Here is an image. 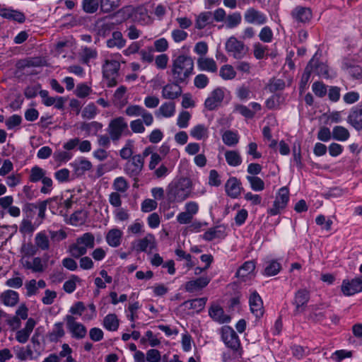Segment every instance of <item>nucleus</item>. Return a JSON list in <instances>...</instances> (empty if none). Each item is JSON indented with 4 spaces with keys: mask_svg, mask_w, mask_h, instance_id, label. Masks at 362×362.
<instances>
[{
    "mask_svg": "<svg viewBox=\"0 0 362 362\" xmlns=\"http://www.w3.org/2000/svg\"><path fill=\"white\" fill-rule=\"evenodd\" d=\"M241 16L239 13L228 15L226 18V25L229 28H234L241 22Z\"/></svg>",
    "mask_w": 362,
    "mask_h": 362,
    "instance_id": "obj_58",
    "label": "nucleus"
},
{
    "mask_svg": "<svg viewBox=\"0 0 362 362\" xmlns=\"http://www.w3.org/2000/svg\"><path fill=\"white\" fill-rule=\"evenodd\" d=\"M244 18L250 24L263 25L267 22L266 16L254 8H250L245 11Z\"/></svg>",
    "mask_w": 362,
    "mask_h": 362,
    "instance_id": "obj_16",
    "label": "nucleus"
},
{
    "mask_svg": "<svg viewBox=\"0 0 362 362\" xmlns=\"http://www.w3.org/2000/svg\"><path fill=\"white\" fill-rule=\"evenodd\" d=\"M220 333L226 347L230 349L236 356H241L243 351L240 338L235 331L231 327L225 325L221 327Z\"/></svg>",
    "mask_w": 362,
    "mask_h": 362,
    "instance_id": "obj_2",
    "label": "nucleus"
},
{
    "mask_svg": "<svg viewBox=\"0 0 362 362\" xmlns=\"http://www.w3.org/2000/svg\"><path fill=\"white\" fill-rule=\"evenodd\" d=\"M91 92L90 87L88 86L85 83L78 84L75 90V94L78 98H86L88 96Z\"/></svg>",
    "mask_w": 362,
    "mask_h": 362,
    "instance_id": "obj_59",
    "label": "nucleus"
},
{
    "mask_svg": "<svg viewBox=\"0 0 362 362\" xmlns=\"http://www.w3.org/2000/svg\"><path fill=\"white\" fill-rule=\"evenodd\" d=\"M197 66L201 71H206L212 73L217 71L216 62L211 58L199 57L197 59Z\"/></svg>",
    "mask_w": 362,
    "mask_h": 362,
    "instance_id": "obj_25",
    "label": "nucleus"
},
{
    "mask_svg": "<svg viewBox=\"0 0 362 362\" xmlns=\"http://www.w3.org/2000/svg\"><path fill=\"white\" fill-rule=\"evenodd\" d=\"M227 163L231 166H238L242 163L240 153L236 151H227L225 153Z\"/></svg>",
    "mask_w": 362,
    "mask_h": 362,
    "instance_id": "obj_41",
    "label": "nucleus"
},
{
    "mask_svg": "<svg viewBox=\"0 0 362 362\" xmlns=\"http://www.w3.org/2000/svg\"><path fill=\"white\" fill-rule=\"evenodd\" d=\"M120 5V0H100V8L103 13H108Z\"/></svg>",
    "mask_w": 362,
    "mask_h": 362,
    "instance_id": "obj_40",
    "label": "nucleus"
},
{
    "mask_svg": "<svg viewBox=\"0 0 362 362\" xmlns=\"http://www.w3.org/2000/svg\"><path fill=\"white\" fill-rule=\"evenodd\" d=\"M249 304L252 313L257 317L260 318L264 315L263 301L257 291H253L249 298Z\"/></svg>",
    "mask_w": 362,
    "mask_h": 362,
    "instance_id": "obj_14",
    "label": "nucleus"
},
{
    "mask_svg": "<svg viewBox=\"0 0 362 362\" xmlns=\"http://www.w3.org/2000/svg\"><path fill=\"white\" fill-rule=\"evenodd\" d=\"M157 202L151 199H146L141 203V211L144 213H148L157 208Z\"/></svg>",
    "mask_w": 362,
    "mask_h": 362,
    "instance_id": "obj_61",
    "label": "nucleus"
},
{
    "mask_svg": "<svg viewBox=\"0 0 362 362\" xmlns=\"http://www.w3.org/2000/svg\"><path fill=\"white\" fill-rule=\"evenodd\" d=\"M76 241L78 245L88 249H93L95 246V237L91 233H86L76 238Z\"/></svg>",
    "mask_w": 362,
    "mask_h": 362,
    "instance_id": "obj_31",
    "label": "nucleus"
},
{
    "mask_svg": "<svg viewBox=\"0 0 362 362\" xmlns=\"http://www.w3.org/2000/svg\"><path fill=\"white\" fill-rule=\"evenodd\" d=\"M65 335L64 325L62 322H57L51 332L47 334V338L50 342H57Z\"/></svg>",
    "mask_w": 362,
    "mask_h": 362,
    "instance_id": "obj_26",
    "label": "nucleus"
},
{
    "mask_svg": "<svg viewBox=\"0 0 362 362\" xmlns=\"http://www.w3.org/2000/svg\"><path fill=\"white\" fill-rule=\"evenodd\" d=\"M103 326L109 331H116L119 327V320L115 314H109L103 320Z\"/></svg>",
    "mask_w": 362,
    "mask_h": 362,
    "instance_id": "obj_37",
    "label": "nucleus"
},
{
    "mask_svg": "<svg viewBox=\"0 0 362 362\" xmlns=\"http://www.w3.org/2000/svg\"><path fill=\"white\" fill-rule=\"evenodd\" d=\"M259 37L260 40H262L264 42H272L273 39V33L271 28L268 26L264 27L259 34Z\"/></svg>",
    "mask_w": 362,
    "mask_h": 362,
    "instance_id": "obj_60",
    "label": "nucleus"
},
{
    "mask_svg": "<svg viewBox=\"0 0 362 362\" xmlns=\"http://www.w3.org/2000/svg\"><path fill=\"white\" fill-rule=\"evenodd\" d=\"M281 268V264L277 261H269L266 263L264 274L267 276H274L280 272Z\"/></svg>",
    "mask_w": 362,
    "mask_h": 362,
    "instance_id": "obj_47",
    "label": "nucleus"
},
{
    "mask_svg": "<svg viewBox=\"0 0 362 362\" xmlns=\"http://www.w3.org/2000/svg\"><path fill=\"white\" fill-rule=\"evenodd\" d=\"M124 112L129 117L141 116L146 126H150L153 122V117L152 114L140 105H129L125 109Z\"/></svg>",
    "mask_w": 362,
    "mask_h": 362,
    "instance_id": "obj_8",
    "label": "nucleus"
},
{
    "mask_svg": "<svg viewBox=\"0 0 362 362\" xmlns=\"http://www.w3.org/2000/svg\"><path fill=\"white\" fill-rule=\"evenodd\" d=\"M126 40L124 39L120 31H114L112 37L107 40V46L110 48L117 47L121 49L125 46Z\"/></svg>",
    "mask_w": 362,
    "mask_h": 362,
    "instance_id": "obj_27",
    "label": "nucleus"
},
{
    "mask_svg": "<svg viewBox=\"0 0 362 362\" xmlns=\"http://www.w3.org/2000/svg\"><path fill=\"white\" fill-rule=\"evenodd\" d=\"M332 134L334 139L340 141H346L350 136L349 130L342 126L334 127L332 129Z\"/></svg>",
    "mask_w": 362,
    "mask_h": 362,
    "instance_id": "obj_33",
    "label": "nucleus"
},
{
    "mask_svg": "<svg viewBox=\"0 0 362 362\" xmlns=\"http://www.w3.org/2000/svg\"><path fill=\"white\" fill-rule=\"evenodd\" d=\"M100 6V0H83L82 8L86 13H95Z\"/></svg>",
    "mask_w": 362,
    "mask_h": 362,
    "instance_id": "obj_44",
    "label": "nucleus"
},
{
    "mask_svg": "<svg viewBox=\"0 0 362 362\" xmlns=\"http://www.w3.org/2000/svg\"><path fill=\"white\" fill-rule=\"evenodd\" d=\"M35 246L41 250L45 251L49 249V240L45 232L41 231L36 234L35 237Z\"/></svg>",
    "mask_w": 362,
    "mask_h": 362,
    "instance_id": "obj_30",
    "label": "nucleus"
},
{
    "mask_svg": "<svg viewBox=\"0 0 362 362\" xmlns=\"http://www.w3.org/2000/svg\"><path fill=\"white\" fill-rule=\"evenodd\" d=\"M312 89L315 95L320 98L325 96L327 92V86L320 81L315 82L312 86Z\"/></svg>",
    "mask_w": 362,
    "mask_h": 362,
    "instance_id": "obj_55",
    "label": "nucleus"
},
{
    "mask_svg": "<svg viewBox=\"0 0 362 362\" xmlns=\"http://www.w3.org/2000/svg\"><path fill=\"white\" fill-rule=\"evenodd\" d=\"M226 235V227L223 225H218L206 230L202 235V238L206 241H211L216 238H223Z\"/></svg>",
    "mask_w": 362,
    "mask_h": 362,
    "instance_id": "obj_19",
    "label": "nucleus"
},
{
    "mask_svg": "<svg viewBox=\"0 0 362 362\" xmlns=\"http://www.w3.org/2000/svg\"><path fill=\"white\" fill-rule=\"evenodd\" d=\"M309 299L310 293L306 289H300L296 293L293 302V305L296 306V309L294 310L295 315H298V313L304 311Z\"/></svg>",
    "mask_w": 362,
    "mask_h": 362,
    "instance_id": "obj_13",
    "label": "nucleus"
},
{
    "mask_svg": "<svg viewBox=\"0 0 362 362\" xmlns=\"http://www.w3.org/2000/svg\"><path fill=\"white\" fill-rule=\"evenodd\" d=\"M97 114V107L93 103L87 105L82 111V117L86 119H93Z\"/></svg>",
    "mask_w": 362,
    "mask_h": 362,
    "instance_id": "obj_57",
    "label": "nucleus"
},
{
    "mask_svg": "<svg viewBox=\"0 0 362 362\" xmlns=\"http://www.w3.org/2000/svg\"><path fill=\"white\" fill-rule=\"evenodd\" d=\"M66 327L72 338L76 339H82L87 334L86 327L81 323L76 321V318L72 315H67L64 318Z\"/></svg>",
    "mask_w": 362,
    "mask_h": 362,
    "instance_id": "obj_7",
    "label": "nucleus"
},
{
    "mask_svg": "<svg viewBox=\"0 0 362 362\" xmlns=\"http://www.w3.org/2000/svg\"><path fill=\"white\" fill-rule=\"evenodd\" d=\"M81 279L76 275H71L70 279L66 281L63 285L64 291L67 293H73L76 288V283L80 282Z\"/></svg>",
    "mask_w": 362,
    "mask_h": 362,
    "instance_id": "obj_52",
    "label": "nucleus"
},
{
    "mask_svg": "<svg viewBox=\"0 0 362 362\" xmlns=\"http://www.w3.org/2000/svg\"><path fill=\"white\" fill-rule=\"evenodd\" d=\"M193 70L194 61L191 57L181 54L172 61L170 74L176 83L187 84Z\"/></svg>",
    "mask_w": 362,
    "mask_h": 362,
    "instance_id": "obj_1",
    "label": "nucleus"
},
{
    "mask_svg": "<svg viewBox=\"0 0 362 362\" xmlns=\"http://www.w3.org/2000/svg\"><path fill=\"white\" fill-rule=\"evenodd\" d=\"M48 201H42L35 204L36 211H37V218L35 220V223L37 226L40 225L42 221L45 218V211L47 209Z\"/></svg>",
    "mask_w": 362,
    "mask_h": 362,
    "instance_id": "obj_45",
    "label": "nucleus"
},
{
    "mask_svg": "<svg viewBox=\"0 0 362 362\" xmlns=\"http://www.w3.org/2000/svg\"><path fill=\"white\" fill-rule=\"evenodd\" d=\"M144 161L140 155L133 156L125 165V172L136 180L144 168Z\"/></svg>",
    "mask_w": 362,
    "mask_h": 362,
    "instance_id": "obj_9",
    "label": "nucleus"
},
{
    "mask_svg": "<svg viewBox=\"0 0 362 362\" xmlns=\"http://www.w3.org/2000/svg\"><path fill=\"white\" fill-rule=\"evenodd\" d=\"M341 290L345 296H352L362 291V279L355 278L349 281L345 279L341 286Z\"/></svg>",
    "mask_w": 362,
    "mask_h": 362,
    "instance_id": "obj_12",
    "label": "nucleus"
},
{
    "mask_svg": "<svg viewBox=\"0 0 362 362\" xmlns=\"http://www.w3.org/2000/svg\"><path fill=\"white\" fill-rule=\"evenodd\" d=\"M293 18L298 22L306 23L312 18V12L310 8L305 7H296L291 13Z\"/></svg>",
    "mask_w": 362,
    "mask_h": 362,
    "instance_id": "obj_24",
    "label": "nucleus"
},
{
    "mask_svg": "<svg viewBox=\"0 0 362 362\" xmlns=\"http://www.w3.org/2000/svg\"><path fill=\"white\" fill-rule=\"evenodd\" d=\"M210 278L208 276H202L195 280L187 281L185 284V290L187 292H194L206 287L210 282Z\"/></svg>",
    "mask_w": 362,
    "mask_h": 362,
    "instance_id": "obj_21",
    "label": "nucleus"
},
{
    "mask_svg": "<svg viewBox=\"0 0 362 362\" xmlns=\"http://www.w3.org/2000/svg\"><path fill=\"white\" fill-rule=\"evenodd\" d=\"M30 181H52V179L46 177V172L38 166L31 169L30 175Z\"/></svg>",
    "mask_w": 362,
    "mask_h": 362,
    "instance_id": "obj_35",
    "label": "nucleus"
},
{
    "mask_svg": "<svg viewBox=\"0 0 362 362\" xmlns=\"http://www.w3.org/2000/svg\"><path fill=\"white\" fill-rule=\"evenodd\" d=\"M255 269V262L253 261H247L238 269L236 272V276L244 279V278L253 272Z\"/></svg>",
    "mask_w": 362,
    "mask_h": 362,
    "instance_id": "obj_34",
    "label": "nucleus"
},
{
    "mask_svg": "<svg viewBox=\"0 0 362 362\" xmlns=\"http://www.w3.org/2000/svg\"><path fill=\"white\" fill-rule=\"evenodd\" d=\"M0 16L4 18L12 19L18 23H23L25 20V15L23 13L8 8H1Z\"/></svg>",
    "mask_w": 362,
    "mask_h": 362,
    "instance_id": "obj_28",
    "label": "nucleus"
},
{
    "mask_svg": "<svg viewBox=\"0 0 362 362\" xmlns=\"http://www.w3.org/2000/svg\"><path fill=\"white\" fill-rule=\"evenodd\" d=\"M146 358L148 362H159L161 358L160 353L157 349H149L146 352Z\"/></svg>",
    "mask_w": 362,
    "mask_h": 362,
    "instance_id": "obj_64",
    "label": "nucleus"
},
{
    "mask_svg": "<svg viewBox=\"0 0 362 362\" xmlns=\"http://www.w3.org/2000/svg\"><path fill=\"white\" fill-rule=\"evenodd\" d=\"M220 76L225 80H230L235 77L236 72L232 65H223L220 69Z\"/></svg>",
    "mask_w": 362,
    "mask_h": 362,
    "instance_id": "obj_53",
    "label": "nucleus"
},
{
    "mask_svg": "<svg viewBox=\"0 0 362 362\" xmlns=\"http://www.w3.org/2000/svg\"><path fill=\"white\" fill-rule=\"evenodd\" d=\"M175 111V103L173 102H168L163 103L158 109V112L163 117H172Z\"/></svg>",
    "mask_w": 362,
    "mask_h": 362,
    "instance_id": "obj_51",
    "label": "nucleus"
},
{
    "mask_svg": "<svg viewBox=\"0 0 362 362\" xmlns=\"http://www.w3.org/2000/svg\"><path fill=\"white\" fill-rule=\"evenodd\" d=\"M226 50L235 59L244 58L248 53L249 48L243 41L235 37H230L226 42Z\"/></svg>",
    "mask_w": 362,
    "mask_h": 362,
    "instance_id": "obj_4",
    "label": "nucleus"
},
{
    "mask_svg": "<svg viewBox=\"0 0 362 362\" xmlns=\"http://www.w3.org/2000/svg\"><path fill=\"white\" fill-rule=\"evenodd\" d=\"M69 252L71 257L78 259L86 255L87 251L85 247H82L81 245H78L76 241V243L69 245Z\"/></svg>",
    "mask_w": 362,
    "mask_h": 362,
    "instance_id": "obj_50",
    "label": "nucleus"
},
{
    "mask_svg": "<svg viewBox=\"0 0 362 362\" xmlns=\"http://www.w3.org/2000/svg\"><path fill=\"white\" fill-rule=\"evenodd\" d=\"M1 301L7 306H14L18 302V293L13 290H7L1 295Z\"/></svg>",
    "mask_w": 362,
    "mask_h": 362,
    "instance_id": "obj_29",
    "label": "nucleus"
},
{
    "mask_svg": "<svg viewBox=\"0 0 362 362\" xmlns=\"http://www.w3.org/2000/svg\"><path fill=\"white\" fill-rule=\"evenodd\" d=\"M208 133V128L204 124H197L190 131V135L197 140L206 139Z\"/></svg>",
    "mask_w": 362,
    "mask_h": 362,
    "instance_id": "obj_36",
    "label": "nucleus"
},
{
    "mask_svg": "<svg viewBox=\"0 0 362 362\" xmlns=\"http://www.w3.org/2000/svg\"><path fill=\"white\" fill-rule=\"evenodd\" d=\"M213 23L211 12H203L197 18L195 27L199 29L204 28L208 24Z\"/></svg>",
    "mask_w": 362,
    "mask_h": 362,
    "instance_id": "obj_32",
    "label": "nucleus"
},
{
    "mask_svg": "<svg viewBox=\"0 0 362 362\" xmlns=\"http://www.w3.org/2000/svg\"><path fill=\"white\" fill-rule=\"evenodd\" d=\"M206 302V298H200L190 300H186L183 303L182 305L186 306L189 309L196 310L197 312H199L204 309Z\"/></svg>",
    "mask_w": 362,
    "mask_h": 362,
    "instance_id": "obj_38",
    "label": "nucleus"
},
{
    "mask_svg": "<svg viewBox=\"0 0 362 362\" xmlns=\"http://www.w3.org/2000/svg\"><path fill=\"white\" fill-rule=\"evenodd\" d=\"M310 61H313L312 72L325 78L329 76L328 69L326 64L318 62L314 59H312Z\"/></svg>",
    "mask_w": 362,
    "mask_h": 362,
    "instance_id": "obj_49",
    "label": "nucleus"
},
{
    "mask_svg": "<svg viewBox=\"0 0 362 362\" xmlns=\"http://www.w3.org/2000/svg\"><path fill=\"white\" fill-rule=\"evenodd\" d=\"M35 229V226L32 223L31 221L23 218L20 224L19 230L24 234L32 233Z\"/></svg>",
    "mask_w": 362,
    "mask_h": 362,
    "instance_id": "obj_56",
    "label": "nucleus"
},
{
    "mask_svg": "<svg viewBox=\"0 0 362 362\" xmlns=\"http://www.w3.org/2000/svg\"><path fill=\"white\" fill-rule=\"evenodd\" d=\"M180 83H176L173 80L172 83H168L163 86L162 90V96L165 99L174 100L182 94Z\"/></svg>",
    "mask_w": 362,
    "mask_h": 362,
    "instance_id": "obj_18",
    "label": "nucleus"
},
{
    "mask_svg": "<svg viewBox=\"0 0 362 362\" xmlns=\"http://www.w3.org/2000/svg\"><path fill=\"white\" fill-rule=\"evenodd\" d=\"M74 171L76 174L81 175L84 173L86 170L91 168V163L86 159H81L79 160H75L73 163Z\"/></svg>",
    "mask_w": 362,
    "mask_h": 362,
    "instance_id": "obj_43",
    "label": "nucleus"
},
{
    "mask_svg": "<svg viewBox=\"0 0 362 362\" xmlns=\"http://www.w3.org/2000/svg\"><path fill=\"white\" fill-rule=\"evenodd\" d=\"M352 356V352L346 350H338L334 352L331 358L337 362H340L345 358H349Z\"/></svg>",
    "mask_w": 362,
    "mask_h": 362,
    "instance_id": "obj_63",
    "label": "nucleus"
},
{
    "mask_svg": "<svg viewBox=\"0 0 362 362\" xmlns=\"http://www.w3.org/2000/svg\"><path fill=\"white\" fill-rule=\"evenodd\" d=\"M117 13L122 15L124 18H132L134 22L141 24L145 23L150 18L148 11L144 6H139L135 8L131 6H126L119 9Z\"/></svg>",
    "mask_w": 362,
    "mask_h": 362,
    "instance_id": "obj_3",
    "label": "nucleus"
},
{
    "mask_svg": "<svg viewBox=\"0 0 362 362\" xmlns=\"http://www.w3.org/2000/svg\"><path fill=\"white\" fill-rule=\"evenodd\" d=\"M170 187V194L177 202H182L188 197L190 192L189 182L187 183V186L184 185L183 182H173Z\"/></svg>",
    "mask_w": 362,
    "mask_h": 362,
    "instance_id": "obj_11",
    "label": "nucleus"
},
{
    "mask_svg": "<svg viewBox=\"0 0 362 362\" xmlns=\"http://www.w3.org/2000/svg\"><path fill=\"white\" fill-rule=\"evenodd\" d=\"M222 139L226 145L233 146L238 143L239 137L235 132L228 130L223 133Z\"/></svg>",
    "mask_w": 362,
    "mask_h": 362,
    "instance_id": "obj_48",
    "label": "nucleus"
},
{
    "mask_svg": "<svg viewBox=\"0 0 362 362\" xmlns=\"http://www.w3.org/2000/svg\"><path fill=\"white\" fill-rule=\"evenodd\" d=\"M87 218V212L85 210H78L70 216V223L74 226L83 224Z\"/></svg>",
    "mask_w": 362,
    "mask_h": 362,
    "instance_id": "obj_46",
    "label": "nucleus"
},
{
    "mask_svg": "<svg viewBox=\"0 0 362 362\" xmlns=\"http://www.w3.org/2000/svg\"><path fill=\"white\" fill-rule=\"evenodd\" d=\"M120 64L115 60H105L103 65V77L107 80L108 87H113L117 85V76Z\"/></svg>",
    "mask_w": 362,
    "mask_h": 362,
    "instance_id": "obj_6",
    "label": "nucleus"
},
{
    "mask_svg": "<svg viewBox=\"0 0 362 362\" xmlns=\"http://www.w3.org/2000/svg\"><path fill=\"white\" fill-rule=\"evenodd\" d=\"M123 232L118 228L110 229L105 235L107 245L112 247H117L122 243Z\"/></svg>",
    "mask_w": 362,
    "mask_h": 362,
    "instance_id": "obj_20",
    "label": "nucleus"
},
{
    "mask_svg": "<svg viewBox=\"0 0 362 362\" xmlns=\"http://www.w3.org/2000/svg\"><path fill=\"white\" fill-rule=\"evenodd\" d=\"M254 56L257 59H263L265 56V52L267 50L266 46H263L259 42L254 44Z\"/></svg>",
    "mask_w": 362,
    "mask_h": 362,
    "instance_id": "obj_62",
    "label": "nucleus"
},
{
    "mask_svg": "<svg viewBox=\"0 0 362 362\" xmlns=\"http://www.w3.org/2000/svg\"><path fill=\"white\" fill-rule=\"evenodd\" d=\"M225 187L227 194L233 199L237 198L243 189L241 182H226Z\"/></svg>",
    "mask_w": 362,
    "mask_h": 362,
    "instance_id": "obj_39",
    "label": "nucleus"
},
{
    "mask_svg": "<svg viewBox=\"0 0 362 362\" xmlns=\"http://www.w3.org/2000/svg\"><path fill=\"white\" fill-rule=\"evenodd\" d=\"M289 201V191L286 187H281L275 196V200L272 206L267 210V214L270 216H276L286 209Z\"/></svg>",
    "mask_w": 362,
    "mask_h": 362,
    "instance_id": "obj_5",
    "label": "nucleus"
},
{
    "mask_svg": "<svg viewBox=\"0 0 362 362\" xmlns=\"http://www.w3.org/2000/svg\"><path fill=\"white\" fill-rule=\"evenodd\" d=\"M98 55L95 49L84 47L81 52V61L83 64H88L91 59L96 58Z\"/></svg>",
    "mask_w": 362,
    "mask_h": 362,
    "instance_id": "obj_54",
    "label": "nucleus"
},
{
    "mask_svg": "<svg viewBox=\"0 0 362 362\" xmlns=\"http://www.w3.org/2000/svg\"><path fill=\"white\" fill-rule=\"evenodd\" d=\"M224 98V92L222 88H217L214 89L211 96H209L205 100L204 105L209 110H213L216 109L223 101Z\"/></svg>",
    "mask_w": 362,
    "mask_h": 362,
    "instance_id": "obj_15",
    "label": "nucleus"
},
{
    "mask_svg": "<svg viewBox=\"0 0 362 362\" xmlns=\"http://www.w3.org/2000/svg\"><path fill=\"white\" fill-rule=\"evenodd\" d=\"M209 316L219 323L228 322L230 317L224 314L223 308L217 305H212L209 310Z\"/></svg>",
    "mask_w": 362,
    "mask_h": 362,
    "instance_id": "obj_23",
    "label": "nucleus"
},
{
    "mask_svg": "<svg viewBox=\"0 0 362 362\" xmlns=\"http://www.w3.org/2000/svg\"><path fill=\"white\" fill-rule=\"evenodd\" d=\"M156 247L155 237L151 233H148L144 238L139 239L136 245L138 252H146L148 248L153 250Z\"/></svg>",
    "mask_w": 362,
    "mask_h": 362,
    "instance_id": "obj_22",
    "label": "nucleus"
},
{
    "mask_svg": "<svg viewBox=\"0 0 362 362\" xmlns=\"http://www.w3.org/2000/svg\"><path fill=\"white\" fill-rule=\"evenodd\" d=\"M102 127V124L94 121L89 123H81L80 129L83 131H86L88 134L96 135L98 132L100 130Z\"/></svg>",
    "mask_w": 362,
    "mask_h": 362,
    "instance_id": "obj_42",
    "label": "nucleus"
},
{
    "mask_svg": "<svg viewBox=\"0 0 362 362\" xmlns=\"http://www.w3.org/2000/svg\"><path fill=\"white\" fill-rule=\"evenodd\" d=\"M347 121L357 131L362 130V103L351 109Z\"/></svg>",
    "mask_w": 362,
    "mask_h": 362,
    "instance_id": "obj_17",
    "label": "nucleus"
},
{
    "mask_svg": "<svg viewBox=\"0 0 362 362\" xmlns=\"http://www.w3.org/2000/svg\"><path fill=\"white\" fill-rule=\"evenodd\" d=\"M128 127L127 123L122 117L112 119L109 124V134L113 141L118 140L122 132Z\"/></svg>",
    "mask_w": 362,
    "mask_h": 362,
    "instance_id": "obj_10",
    "label": "nucleus"
}]
</instances>
